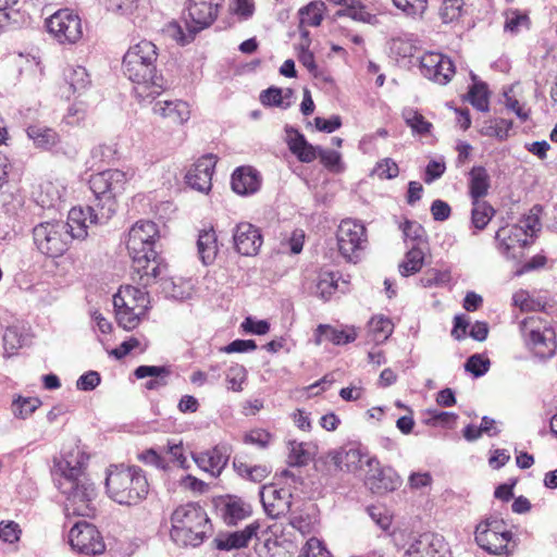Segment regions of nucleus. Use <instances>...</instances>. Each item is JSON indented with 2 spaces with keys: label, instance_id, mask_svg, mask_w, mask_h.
I'll return each instance as SVG.
<instances>
[{
  "label": "nucleus",
  "instance_id": "obj_1",
  "mask_svg": "<svg viewBox=\"0 0 557 557\" xmlns=\"http://www.w3.org/2000/svg\"><path fill=\"white\" fill-rule=\"evenodd\" d=\"M87 461L83 447L72 443L55 463V482L65 496L66 516L91 517L96 512L97 490L86 473Z\"/></svg>",
  "mask_w": 557,
  "mask_h": 557
},
{
  "label": "nucleus",
  "instance_id": "obj_2",
  "mask_svg": "<svg viewBox=\"0 0 557 557\" xmlns=\"http://www.w3.org/2000/svg\"><path fill=\"white\" fill-rule=\"evenodd\" d=\"M158 49L148 40L132 46L123 58V73L134 84L140 100H152L164 89L163 78L157 73Z\"/></svg>",
  "mask_w": 557,
  "mask_h": 557
},
{
  "label": "nucleus",
  "instance_id": "obj_3",
  "mask_svg": "<svg viewBox=\"0 0 557 557\" xmlns=\"http://www.w3.org/2000/svg\"><path fill=\"white\" fill-rule=\"evenodd\" d=\"M158 237L159 230L152 221H138L128 232L126 247L143 285L154 283L161 275L162 265L154 250Z\"/></svg>",
  "mask_w": 557,
  "mask_h": 557
},
{
  "label": "nucleus",
  "instance_id": "obj_4",
  "mask_svg": "<svg viewBox=\"0 0 557 557\" xmlns=\"http://www.w3.org/2000/svg\"><path fill=\"white\" fill-rule=\"evenodd\" d=\"M106 487L112 500L125 506L139 504L149 493V484L144 471L135 466H111L108 469Z\"/></svg>",
  "mask_w": 557,
  "mask_h": 557
},
{
  "label": "nucleus",
  "instance_id": "obj_5",
  "mask_svg": "<svg viewBox=\"0 0 557 557\" xmlns=\"http://www.w3.org/2000/svg\"><path fill=\"white\" fill-rule=\"evenodd\" d=\"M171 540L181 547L199 546L210 531L207 512L197 504L177 507L171 517Z\"/></svg>",
  "mask_w": 557,
  "mask_h": 557
},
{
  "label": "nucleus",
  "instance_id": "obj_6",
  "mask_svg": "<svg viewBox=\"0 0 557 557\" xmlns=\"http://www.w3.org/2000/svg\"><path fill=\"white\" fill-rule=\"evenodd\" d=\"M132 174L121 170H106L92 174L89 188L95 196V207L102 211L104 218H111L117 209V198L121 197Z\"/></svg>",
  "mask_w": 557,
  "mask_h": 557
},
{
  "label": "nucleus",
  "instance_id": "obj_7",
  "mask_svg": "<svg viewBox=\"0 0 557 557\" xmlns=\"http://www.w3.org/2000/svg\"><path fill=\"white\" fill-rule=\"evenodd\" d=\"M113 306L119 326L125 331L135 330L146 317L149 299L146 292L131 286H121L113 296Z\"/></svg>",
  "mask_w": 557,
  "mask_h": 557
},
{
  "label": "nucleus",
  "instance_id": "obj_8",
  "mask_svg": "<svg viewBox=\"0 0 557 557\" xmlns=\"http://www.w3.org/2000/svg\"><path fill=\"white\" fill-rule=\"evenodd\" d=\"M520 331L525 345L537 357L545 359L555 354L556 334L548 321L540 317H529L521 322Z\"/></svg>",
  "mask_w": 557,
  "mask_h": 557
},
{
  "label": "nucleus",
  "instance_id": "obj_9",
  "mask_svg": "<svg viewBox=\"0 0 557 557\" xmlns=\"http://www.w3.org/2000/svg\"><path fill=\"white\" fill-rule=\"evenodd\" d=\"M33 239L36 248L50 258L61 257L71 243V236L63 221H46L33 228Z\"/></svg>",
  "mask_w": 557,
  "mask_h": 557
},
{
  "label": "nucleus",
  "instance_id": "obj_10",
  "mask_svg": "<svg viewBox=\"0 0 557 557\" xmlns=\"http://www.w3.org/2000/svg\"><path fill=\"white\" fill-rule=\"evenodd\" d=\"M512 533L507 530L504 520L490 517L480 522L475 529V542L490 554L502 555L509 553Z\"/></svg>",
  "mask_w": 557,
  "mask_h": 557
},
{
  "label": "nucleus",
  "instance_id": "obj_11",
  "mask_svg": "<svg viewBox=\"0 0 557 557\" xmlns=\"http://www.w3.org/2000/svg\"><path fill=\"white\" fill-rule=\"evenodd\" d=\"M339 253L348 261H356L367 244L366 226L356 220L345 219L336 233Z\"/></svg>",
  "mask_w": 557,
  "mask_h": 557
},
{
  "label": "nucleus",
  "instance_id": "obj_12",
  "mask_svg": "<svg viewBox=\"0 0 557 557\" xmlns=\"http://www.w3.org/2000/svg\"><path fill=\"white\" fill-rule=\"evenodd\" d=\"M46 26L53 38L64 44H76L83 37L82 20L72 10L63 9L53 13L47 21Z\"/></svg>",
  "mask_w": 557,
  "mask_h": 557
},
{
  "label": "nucleus",
  "instance_id": "obj_13",
  "mask_svg": "<svg viewBox=\"0 0 557 557\" xmlns=\"http://www.w3.org/2000/svg\"><path fill=\"white\" fill-rule=\"evenodd\" d=\"M69 542L73 549L86 555H99L106 549L100 532L87 521H78L71 528Z\"/></svg>",
  "mask_w": 557,
  "mask_h": 557
},
{
  "label": "nucleus",
  "instance_id": "obj_14",
  "mask_svg": "<svg viewBox=\"0 0 557 557\" xmlns=\"http://www.w3.org/2000/svg\"><path fill=\"white\" fill-rule=\"evenodd\" d=\"M368 451L357 443H348L338 448L330 450L325 459L330 460L337 470L348 473H357L367 466Z\"/></svg>",
  "mask_w": 557,
  "mask_h": 557
},
{
  "label": "nucleus",
  "instance_id": "obj_15",
  "mask_svg": "<svg viewBox=\"0 0 557 557\" xmlns=\"http://www.w3.org/2000/svg\"><path fill=\"white\" fill-rule=\"evenodd\" d=\"M96 207H73L67 214L65 225L72 239H85L92 224H101L110 218H104L102 211L96 212Z\"/></svg>",
  "mask_w": 557,
  "mask_h": 557
},
{
  "label": "nucleus",
  "instance_id": "obj_16",
  "mask_svg": "<svg viewBox=\"0 0 557 557\" xmlns=\"http://www.w3.org/2000/svg\"><path fill=\"white\" fill-rule=\"evenodd\" d=\"M364 484L375 494H385L400 485L399 476L391 468H382L376 458H367Z\"/></svg>",
  "mask_w": 557,
  "mask_h": 557
},
{
  "label": "nucleus",
  "instance_id": "obj_17",
  "mask_svg": "<svg viewBox=\"0 0 557 557\" xmlns=\"http://www.w3.org/2000/svg\"><path fill=\"white\" fill-rule=\"evenodd\" d=\"M420 69L424 77L440 85L447 84L455 73L451 60L438 52H425L421 57Z\"/></svg>",
  "mask_w": 557,
  "mask_h": 557
},
{
  "label": "nucleus",
  "instance_id": "obj_18",
  "mask_svg": "<svg viewBox=\"0 0 557 557\" xmlns=\"http://www.w3.org/2000/svg\"><path fill=\"white\" fill-rule=\"evenodd\" d=\"M216 164V157L205 154L200 157L186 174V182L193 188L207 194L212 187V175Z\"/></svg>",
  "mask_w": 557,
  "mask_h": 557
},
{
  "label": "nucleus",
  "instance_id": "obj_19",
  "mask_svg": "<svg viewBox=\"0 0 557 557\" xmlns=\"http://www.w3.org/2000/svg\"><path fill=\"white\" fill-rule=\"evenodd\" d=\"M235 250L242 256H256L262 245V236L257 226L249 222H240L233 230Z\"/></svg>",
  "mask_w": 557,
  "mask_h": 557
},
{
  "label": "nucleus",
  "instance_id": "obj_20",
  "mask_svg": "<svg viewBox=\"0 0 557 557\" xmlns=\"http://www.w3.org/2000/svg\"><path fill=\"white\" fill-rule=\"evenodd\" d=\"M444 537L435 533H423L406 549L403 557H445Z\"/></svg>",
  "mask_w": 557,
  "mask_h": 557
},
{
  "label": "nucleus",
  "instance_id": "obj_21",
  "mask_svg": "<svg viewBox=\"0 0 557 557\" xmlns=\"http://www.w3.org/2000/svg\"><path fill=\"white\" fill-rule=\"evenodd\" d=\"M260 497L265 512L272 518H278L289 511L292 494L288 490L276 488L274 485L263 486Z\"/></svg>",
  "mask_w": 557,
  "mask_h": 557
},
{
  "label": "nucleus",
  "instance_id": "obj_22",
  "mask_svg": "<svg viewBox=\"0 0 557 557\" xmlns=\"http://www.w3.org/2000/svg\"><path fill=\"white\" fill-rule=\"evenodd\" d=\"M499 251L507 258L516 259L517 249H522L529 242L525 232L516 224L502 227L496 233Z\"/></svg>",
  "mask_w": 557,
  "mask_h": 557
},
{
  "label": "nucleus",
  "instance_id": "obj_23",
  "mask_svg": "<svg viewBox=\"0 0 557 557\" xmlns=\"http://www.w3.org/2000/svg\"><path fill=\"white\" fill-rule=\"evenodd\" d=\"M195 463L212 476H219L228 461V451L225 446H215L206 451L193 454Z\"/></svg>",
  "mask_w": 557,
  "mask_h": 557
},
{
  "label": "nucleus",
  "instance_id": "obj_24",
  "mask_svg": "<svg viewBox=\"0 0 557 557\" xmlns=\"http://www.w3.org/2000/svg\"><path fill=\"white\" fill-rule=\"evenodd\" d=\"M152 112L176 125H183L190 119V107L181 99L156 101Z\"/></svg>",
  "mask_w": 557,
  "mask_h": 557
},
{
  "label": "nucleus",
  "instance_id": "obj_25",
  "mask_svg": "<svg viewBox=\"0 0 557 557\" xmlns=\"http://www.w3.org/2000/svg\"><path fill=\"white\" fill-rule=\"evenodd\" d=\"M231 185L238 195H252L261 186L260 173L252 166H239L232 174Z\"/></svg>",
  "mask_w": 557,
  "mask_h": 557
},
{
  "label": "nucleus",
  "instance_id": "obj_26",
  "mask_svg": "<svg viewBox=\"0 0 557 557\" xmlns=\"http://www.w3.org/2000/svg\"><path fill=\"white\" fill-rule=\"evenodd\" d=\"M26 135L33 146L40 150H51L61 141L60 134L54 128L41 123L28 125Z\"/></svg>",
  "mask_w": 557,
  "mask_h": 557
},
{
  "label": "nucleus",
  "instance_id": "obj_27",
  "mask_svg": "<svg viewBox=\"0 0 557 557\" xmlns=\"http://www.w3.org/2000/svg\"><path fill=\"white\" fill-rule=\"evenodd\" d=\"M222 0H189L188 14L200 27L209 26L218 16Z\"/></svg>",
  "mask_w": 557,
  "mask_h": 557
},
{
  "label": "nucleus",
  "instance_id": "obj_28",
  "mask_svg": "<svg viewBox=\"0 0 557 557\" xmlns=\"http://www.w3.org/2000/svg\"><path fill=\"white\" fill-rule=\"evenodd\" d=\"M286 133L288 148L300 162L310 163L317 159L320 147L309 144L304 135L296 129L290 128Z\"/></svg>",
  "mask_w": 557,
  "mask_h": 557
},
{
  "label": "nucleus",
  "instance_id": "obj_29",
  "mask_svg": "<svg viewBox=\"0 0 557 557\" xmlns=\"http://www.w3.org/2000/svg\"><path fill=\"white\" fill-rule=\"evenodd\" d=\"M66 188L59 181H46L40 184L36 196L37 203L42 208H58L63 201Z\"/></svg>",
  "mask_w": 557,
  "mask_h": 557
},
{
  "label": "nucleus",
  "instance_id": "obj_30",
  "mask_svg": "<svg viewBox=\"0 0 557 557\" xmlns=\"http://www.w3.org/2000/svg\"><path fill=\"white\" fill-rule=\"evenodd\" d=\"M257 530L258 525L249 524L242 531L221 535L215 539L216 548L221 550H231L246 547L252 536L257 534Z\"/></svg>",
  "mask_w": 557,
  "mask_h": 557
},
{
  "label": "nucleus",
  "instance_id": "obj_31",
  "mask_svg": "<svg viewBox=\"0 0 557 557\" xmlns=\"http://www.w3.org/2000/svg\"><path fill=\"white\" fill-rule=\"evenodd\" d=\"M491 187V176L482 165L473 166L469 172L468 188L471 200H482Z\"/></svg>",
  "mask_w": 557,
  "mask_h": 557
},
{
  "label": "nucleus",
  "instance_id": "obj_32",
  "mask_svg": "<svg viewBox=\"0 0 557 557\" xmlns=\"http://www.w3.org/2000/svg\"><path fill=\"white\" fill-rule=\"evenodd\" d=\"M134 374L137 379H148L145 383L147 389H159L168 384L170 371L165 367L139 366Z\"/></svg>",
  "mask_w": 557,
  "mask_h": 557
},
{
  "label": "nucleus",
  "instance_id": "obj_33",
  "mask_svg": "<svg viewBox=\"0 0 557 557\" xmlns=\"http://www.w3.org/2000/svg\"><path fill=\"white\" fill-rule=\"evenodd\" d=\"M326 11V5L323 1H311L308 4L301 7L298 12V27L297 28H307L308 27H318L321 25L324 13Z\"/></svg>",
  "mask_w": 557,
  "mask_h": 557
},
{
  "label": "nucleus",
  "instance_id": "obj_34",
  "mask_svg": "<svg viewBox=\"0 0 557 557\" xmlns=\"http://www.w3.org/2000/svg\"><path fill=\"white\" fill-rule=\"evenodd\" d=\"M197 248L203 264H210L215 260L219 247L216 234L212 227L199 232Z\"/></svg>",
  "mask_w": 557,
  "mask_h": 557
},
{
  "label": "nucleus",
  "instance_id": "obj_35",
  "mask_svg": "<svg viewBox=\"0 0 557 557\" xmlns=\"http://www.w3.org/2000/svg\"><path fill=\"white\" fill-rule=\"evenodd\" d=\"M317 445L297 441L288 442V463L292 466H306L317 454Z\"/></svg>",
  "mask_w": 557,
  "mask_h": 557
},
{
  "label": "nucleus",
  "instance_id": "obj_36",
  "mask_svg": "<svg viewBox=\"0 0 557 557\" xmlns=\"http://www.w3.org/2000/svg\"><path fill=\"white\" fill-rule=\"evenodd\" d=\"M64 79L69 84L72 94H82L90 85V77L87 70L82 65H69L64 70Z\"/></svg>",
  "mask_w": 557,
  "mask_h": 557
},
{
  "label": "nucleus",
  "instance_id": "obj_37",
  "mask_svg": "<svg viewBox=\"0 0 557 557\" xmlns=\"http://www.w3.org/2000/svg\"><path fill=\"white\" fill-rule=\"evenodd\" d=\"M424 263V251L421 247L411 246L406 252L404 260L399 263L398 270L403 276H410L419 272Z\"/></svg>",
  "mask_w": 557,
  "mask_h": 557
},
{
  "label": "nucleus",
  "instance_id": "obj_38",
  "mask_svg": "<svg viewBox=\"0 0 557 557\" xmlns=\"http://www.w3.org/2000/svg\"><path fill=\"white\" fill-rule=\"evenodd\" d=\"M504 29L511 35L519 34L523 29H528L530 25L529 15L517 9H509L505 12Z\"/></svg>",
  "mask_w": 557,
  "mask_h": 557
},
{
  "label": "nucleus",
  "instance_id": "obj_39",
  "mask_svg": "<svg viewBox=\"0 0 557 557\" xmlns=\"http://www.w3.org/2000/svg\"><path fill=\"white\" fill-rule=\"evenodd\" d=\"M493 214L494 209L486 201L472 200L471 222L476 230H484Z\"/></svg>",
  "mask_w": 557,
  "mask_h": 557
},
{
  "label": "nucleus",
  "instance_id": "obj_40",
  "mask_svg": "<svg viewBox=\"0 0 557 557\" xmlns=\"http://www.w3.org/2000/svg\"><path fill=\"white\" fill-rule=\"evenodd\" d=\"M394 324L384 315H375L369 322V331L376 343L386 341L393 333Z\"/></svg>",
  "mask_w": 557,
  "mask_h": 557
},
{
  "label": "nucleus",
  "instance_id": "obj_41",
  "mask_svg": "<svg viewBox=\"0 0 557 557\" xmlns=\"http://www.w3.org/2000/svg\"><path fill=\"white\" fill-rule=\"evenodd\" d=\"M511 302L513 307L519 308L523 312L539 311L544 308V302L533 297L525 289H518L512 294Z\"/></svg>",
  "mask_w": 557,
  "mask_h": 557
},
{
  "label": "nucleus",
  "instance_id": "obj_42",
  "mask_svg": "<svg viewBox=\"0 0 557 557\" xmlns=\"http://www.w3.org/2000/svg\"><path fill=\"white\" fill-rule=\"evenodd\" d=\"M338 287V276L334 272H323L319 275L315 285V295L323 300H329Z\"/></svg>",
  "mask_w": 557,
  "mask_h": 557
},
{
  "label": "nucleus",
  "instance_id": "obj_43",
  "mask_svg": "<svg viewBox=\"0 0 557 557\" xmlns=\"http://www.w3.org/2000/svg\"><path fill=\"white\" fill-rule=\"evenodd\" d=\"M319 331L326 332V339L335 345H345L357 338V332L354 327L337 330L327 324H320Z\"/></svg>",
  "mask_w": 557,
  "mask_h": 557
},
{
  "label": "nucleus",
  "instance_id": "obj_44",
  "mask_svg": "<svg viewBox=\"0 0 557 557\" xmlns=\"http://www.w3.org/2000/svg\"><path fill=\"white\" fill-rule=\"evenodd\" d=\"M407 125L416 133L424 135L430 133L432 124L428 122L417 110L407 108L403 111Z\"/></svg>",
  "mask_w": 557,
  "mask_h": 557
},
{
  "label": "nucleus",
  "instance_id": "obj_45",
  "mask_svg": "<svg viewBox=\"0 0 557 557\" xmlns=\"http://www.w3.org/2000/svg\"><path fill=\"white\" fill-rule=\"evenodd\" d=\"M25 337L20 332L18 327H7L3 333V347L5 356H13L18 348L23 346Z\"/></svg>",
  "mask_w": 557,
  "mask_h": 557
},
{
  "label": "nucleus",
  "instance_id": "obj_46",
  "mask_svg": "<svg viewBox=\"0 0 557 557\" xmlns=\"http://www.w3.org/2000/svg\"><path fill=\"white\" fill-rule=\"evenodd\" d=\"M512 127V123L505 119L487 122L481 127V134L484 136L496 137L504 140L508 137V133Z\"/></svg>",
  "mask_w": 557,
  "mask_h": 557
},
{
  "label": "nucleus",
  "instance_id": "obj_47",
  "mask_svg": "<svg viewBox=\"0 0 557 557\" xmlns=\"http://www.w3.org/2000/svg\"><path fill=\"white\" fill-rule=\"evenodd\" d=\"M247 379V371L242 364H232L225 373L227 388L233 392H240L243 384Z\"/></svg>",
  "mask_w": 557,
  "mask_h": 557
},
{
  "label": "nucleus",
  "instance_id": "obj_48",
  "mask_svg": "<svg viewBox=\"0 0 557 557\" xmlns=\"http://www.w3.org/2000/svg\"><path fill=\"white\" fill-rule=\"evenodd\" d=\"M417 49L416 42L409 37H398L391 40V54L397 58H410Z\"/></svg>",
  "mask_w": 557,
  "mask_h": 557
},
{
  "label": "nucleus",
  "instance_id": "obj_49",
  "mask_svg": "<svg viewBox=\"0 0 557 557\" xmlns=\"http://www.w3.org/2000/svg\"><path fill=\"white\" fill-rule=\"evenodd\" d=\"M394 5L407 16L422 17L428 9V0H392Z\"/></svg>",
  "mask_w": 557,
  "mask_h": 557
},
{
  "label": "nucleus",
  "instance_id": "obj_50",
  "mask_svg": "<svg viewBox=\"0 0 557 557\" xmlns=\"http://www.w3.org/2000/svg\"><path fill=\"white\" fill-rule=\"evenodd\" d=\"M250 515V507L240 499H231L225 506V519L228 523H236Z\"/></svg>",
  "mask_w": 557,
  "mask_h": 557
},
{
  "label": "nucleus",
  "instance_id": "obj_51",
  "mask_svg": "<svg viewBox=\"0 0 557 557\" xmlns=\"http://www.w3.org/2000/svg\"><path fill=\"white\" fill-rule=\"evenodd\" d=\"M463 0H442L440 16L444 23H450L461 16Z\"/></svg>",
  "mask_w": 557,
  "mask_h": 557
},
{
  "label": "nucleus",
  "instance_id": "obj_52",
  "mask_svg": "<svg viewBox=\"0 0 557 557\" xmlns=\"http://www.w3.org/2000/svg\"><path fill=\"white\" fill-rule=\"evenodd\" d=\"M403 234L406 242L411 240L412 246L421 247L425 242V231L421 224L413 221H406L403 226Z\"/></svg>",
  "mask_w": 557,
  "mask_h": 557
},
{
  "label": "nucleus",
  "instance_id": "obj_53",
  "mask_svg": "<svg viewBox=\"0 0 557 557\" xmlns=\"http://www.w3.org/2000/svg\"><path fill=\"white\" fill-rule=\"evenodd\" d=\"M116 145L113 143H102L95 146L91 149L90 156L96 163H110L115 159L116 156Z\"/></svg>",
  "mask_w": 557,
  "mask_h": 557
},
{
  "label": "nucleus",
  "instance_id": "obj_54",
  "mask_svg": "<svg viewBox=\"0 0 557 557\" xmlns=\"http://www.w3.org/2000/svg\"><path fill=\"white\" fill-rule=\"evenodd\" d=\"M40 405V400L35 397L16 399L12 405V411L20 419L28 418Z\"/></svg>",
  "mask_w": 557,
  "mask_h": 557
},
{
  "label": "nucleus",
  "instance_id": "obj_55",
  "mask_svg": "<svg viewBox=\"0 0 557 557\" xmlns=\"http://www.w3.org/2000/svg\"><path fill=\"white\" fill-rule=\"evenodd\" d=\"M469 101L480 111L488 109L487 87L485 84H473L469 90Z\"/></svg>",
  "mask_w": 557,
  "mask_h": 557
},
{
  "label": "nucleus",
  "instance_id": "obj_56",
  "mask_svg": "<svg viewBox=\"0 0 557 557\" xmlns=\"http://www.w3.org/2000/svg\"><path fill=\"white\" fill-rule=\"evenodd\" d=\"M451 281L450 271H440V270H431L425 276L421 278V285L423 287H433V286H446Z\"/></svg>",
  "mask_w": 557,
  "mask_h": 557
},
{
  "label": "nucleus",
  "instance_id": "obj_57",
  "mask_svg": "<svg viewBox=\"0 0 557 557\" xmlns=\"http://www.w3.org/2000/svg\"><path fill=\"white\" fill-rule=\"evenodd\" d=\"M298 557H332L331 553L326 549L324 544L317 537H310Z\"/></svg>",
  "mask_w": 557,
  "mask_h": 557
},
{
  "label": "nucleus",
  "instance_id": "obj_58",
  "mask_svg": "<svg viewBox=\"0 0 557 557\" xmlns=\"http://www.w3.org/2000/svg\"><path fill=\"white\" fill-rule=\"evenodd\" d=\"M22 530L18 523L14 521H1L0 522V540L14 544L20 541Z\"/></svg>",
  "mask_w": 557,
  "mask_h": 557
},
{
  "label": "nucleus",
  "instance_id": "obj_59",
  "mask_svg": "<svg viewBox=\"0 0 557 557\" xmlns=\"http://www.w3.org/2000/svg\"><path fill=\"white\" fill-rule=\"evenodd\" d=\"M318 157H320L321 163L333 172L342 171L341 153L334 150L319 148Z\"/></svg>",
  "mask_w": 557,
  "mask_h": 557
},
{
  "label": "nucleus",
  "instance_id": "obj_60",
  "mask_svg": "<svg viewBox=\"0 0 557 557\" xmlns=\"http://www.w3.org/2000/svg\"><path fill=\"white\" fill-rule=\"evenodd\" d=\"M465 368L474 376L484 375L490 368V360L481 355H472L466 362Z\"/></svg>",
  "mask_w": 557,
  "mask_h": 557
},
{
  "label": "nucleus",
  "instance_id": "obj_61",
  "mask_svg": "<svg viewBox=\"0 0 557 557\" xmlns=\"http://www.w3.org/2000/svg\"><path fill=\"white\" fill-rule=\"evenodd\" d=\"M338 16H348L355 21L369 22L372 17L369 12L364 10V7L361 4L359 0L357 3H351L348 8L341 10L337 12Z\"/></svg>",
  "mask_w": 557,
  "mask_h": 557
},
{
  "label": "nucleus",
  "instance_id": "obj_62",
  "mask_svg": "<svg viewBox=\"0 0 557 557\" xmlns=\"http://www.w3.org/2000/svg\"><path fill=\"white\" fill-rule=\"evenodd\" d=\"M399 169L395 161L392 159H384L380 161L373 170V174L379 178H394L398 175Z\"/></svg>",
  "mask_w": 557,
  "mask_h": 557
},
{
  "label": "nucleus",
  "instance_id": "obj_63",
  "mask_svg": "<svg viewBox=\"0 0 557 557\" xmlns=\"http://www.w3.org/2000/svg\"><path fill=\"white\" fill-rule=\"evenodd\" d=\"M231 9L240 21H246L255 13V2L253 0H233Z\"/></svg>",
  "mask_w": 557,
  "mask_h": 557
},
{
  "label": "nucleus",
  "instance_id": "obj_64",
  "mask_svg": "<svg viewBox=\"0 0 557 557\" xmlns=\"http://www.w3.org/2000/svg\"><path fill=\"white\" fill-rule=\"evenodd\" d=\"M367 511L371 519L382 529L387 530L392 523V517L388 515V512L377 506H370L367 508Z\"/></svg>",
  "mask_w": 557,
  "mask_h": 557
}]
</instances>
